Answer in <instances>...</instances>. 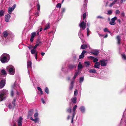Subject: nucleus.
Wrapping results in <instances>:
<instances>
[{
    "instance_id": "4468645a",
    "label": "nucleus",
    "mask_w": 126,
    "mask_h": 126,
    "mask_svg": "<svg viewBox=\"0 0 126 126\" xmlns=\"http://www.w3.org/2000/svg\"><path fill=\"white\" fill-rule=\"evenodd\" d=\"M90 53H92L95 55H97L99 53V52L98 50H93V52H90Z\"/></svg>"
},
{
    "instance_id": "e433bc0d",
    "label": "nucleus",
    "mask_w": 126,
    "mask_h": 126,
    "mask_svg": "<svg viewBox=\"0 0 126 126\" xmlns=\"http://www.w3.org/2000/svg\"><path fill=\"white\" fill-rule=\"evenodd\" d=\"M84 64L87 67H88L90 65V63L89 61H86L84 62Z\"/></svg>"
},
{
    "instance_id": "412c9836",
    "label": "nucleus",
    "mask_w": 126,
    "mask_h": 126,
    "mask_svg": "<svg viewBox=\"0 0 126 126\" xmlns=\"http://www.w3.org/2000/svg\"><path fill=\"white\" fill-rule=\"evenodd\" d=\"M71 101L72 103L74 104H75L76 102L77 98L76 97H74L71 99Z\"/></svg>"
},
{
    "instance_id": "aec40b11",
    "label": "nucleus",
    "mask_w": 126,
    "mask_h": 126,
    "mask_svg": "<svg viewBox=\"0 0 126 126\" xmlns=\"http://www.w3.org/2000/svg\"><path fill=\"white\" fill-rule=\"evenodd\" d=\"M83 67V66L82 65L81 63L80 62H79L78 65V71L81 69Z\"/></svg>"
},
{
    "instance_id": "a211bd4d",
    "label": "nucleus",
    "mask_w": 126,
    "mask_h": 126,
    "mask_svg": "<svg viewBox=\"0 0 126 126\" xmlns=\"http://www.w3.org/2000/svg\"><path fill=\"white\" fill-rule=\"evenodd\" d=\"M86 52L84 50H83L81 54L79 56V59H81L84 57V54Z\"/></svg>"
},
{
    "instance_id": "a18cd8bd",
    "label": "nucleus",
    "mask_w": 126,
    "mask_h": 126,
    "mask_svg": "<svg viewBox=\"0 0 126 126\" xmlns=\"http://www.w3.org/2000/svg\"><path fill=\"white\" fill-rule=\"evenodd\" d=\"M34 118H38V114L37 112L35 113L34 115Z\"/></svg>"
},
{
    "instance_id": "c756f323",
    "label": "nucleus",
    "mask_w": 126,
    "mask_h": 126,
    "mask_svg": "<svg viewBox=\"0 0 126 126\" xmlns=\"http://www.w3.org/2000/svg\"><path fill=\"white\" fill-rule=\"evenodd\" d=\"M122 58L123 60L124 61H126V55L125 54H121Z\"/></svg>"
},
{
    "instance_id": "69168bd1",
    "label": "nucleus",
    "mask_w": 126,
    "mask_h": 126,
    "mask_svg": "<svg viewBox=\"0 0 126 126\" xmlns=\"http://www.w3.org/2000/svg\"><path fill=\"white\" fill-rule=\"evenodd\" d=\"M126 1V0H121L120 2L121 3L124 2Z\"/></svg>"
},
{
    "instance_id": "e2e57ef3",
    "label": "nucleus",
    "mask_w": 126,
    "mask_h": 126,
    "mask_svg": "<svg viewBox=\"0 0 126 126\" xmlns=\"http://www.w3.org/2000/svg\"><path fill=\"white\" fill-rule=\"evenodd\" d=\"M97 18H100L101 19H103V17L100 16H98L97 17Z\"/></svg>"
},
{
    "instance_id": "774afa93",
    "label": "nucleus",
    "mask_w": 126,
    "mask_h": 126,
    "mask_svg": "<svg viewBox=\"0 0 126 126\" xmlns=\"http://www.w3.org/2000/svg\"><path fill=\"white\" fill-rule=\"evenodd\" d=\"M37 47V46L36 45H35L34 47H33V49H35Z\"/></svg>"
},
{
    "instance_id": "6e6552de",
    "label": "nucleus",
    "mask_w": 126,
    "mask_h": 126,
    "mask_svg": "<svg viewBox=\"0 0 126 126\" xmlns=\"http://www.w3.org/2000/svg\"><path fill=\"white\" fill-rule=\"evenodd\" d=\"M13 89H15L16 90L19 89V86L18 85H17L16 83V81L14 84L12 86Z\"/></svg>"
},
{
    "instance_id": "c85d7f7f",
    "label": "nucleus",
    "mask_w": 126,
    "mask_h": 126,
    "mask_svg": "<svg viewBox=\"0 0 126 126\" xmlns=\"http://www.w3.org/2000/svg\"><path fill=\"white\" fill-rule=\"evenodd\" d=\"M87 47V45L85 44L82 45L81 46V48L82 49H85Z\"/></svg>"
},
{
    "instance_id": "49530a36",
    "label": "nucleus",
    "mask_w": 126,
    "mask_h": 126,
    "mask_svg": "<svg viewBox=\"0 0 126 126\" xmlns=\"http://www.w3.org/2000/svg\"><path fill=\"white\" fill-rule=\"evenodd\" d=\"M34 121L35 122H39V120H38V118H35V119H34Z\"/></svg>"
},
{
    "instance_id": "9d476101",
    "label": "nucleus",
    "mask_w": 126,
    "mask_h": 126,
    "mask_svg": "<svg viewBox=\"0 0 126 126\" xmlns=\"http://www.w3.org/2000/svg\"><path fill=\"white\" fill-rule=\"evenodd\" d=\"M5 84V81L4 80H2L0 82V88H2L3 87Z\"/></svg>"
},
{
    "instance_id": "58836bf2",
    "label": "nucleus",
    "mask_w": 126,
    "mask_h": 126,
    "mask_svg": "<svg viewBox=\"0 0 126 126\" xmlns=\"http://www.w3.org/2000/svg\"><path fill=\"white\" fill-rule=\"evenodd\" d=\"M4 15V12L3 11L1 10L0 11V16H3Z\"/></svg>"
},
{
    "instance_id": "3c124183",
    "label": "nucleus",
    "mask_w": 126,
    "mask_h": 126,
    "mask_svg": "<svg viewBox=\"0 0 126 126\" xmlns=\"http://www.w3.org/2000/svg\"><path fill=\"white\" fill-rule=\"evenodd\" d=\"M120 13V11L118 10H116V11H115V14H119Z\"/></svg>"
},
{
    "instance_id": "7ed1b4c3",
    "label": "nucleus",
    "mask_w": 126,
    "mask_h": 126,
    "mask_svg": "<svg viewBox=\"0 0 126 126\" xmlns=\"http://www.w3.org/2000/svg\"><path fill=\"white\" fill-rule=\"evenodd\" d=\"M7 70L8 71L9 74L11 75L14 74L15 70L14 67L12 65H9L6 68Z\"/></svg>"
},
{
    "instance_id": "c03bdc74",
    "label": "nucleus",
    "mask_w": 126,
    "mask_h": 126,
    "mask_svg": "<svg viewBox=\"0 0 126 126\" xmlns=\"http://www.w3.org/2000/svg\"><path fill=\"white\" fill-rule=\"evenodd\" d=\"M84 80V77H81L80 78L79 80V82L80 83L81 82L83 81Z\"/></svg>"
},
{
    "instance_id": "7c9ffc66",
    "label": "nucleus",
    "mask_w": 126,
    "mask_h": 126,
    "mask_svg": "<svg viewBox=\"0 0 126 126\" xmlns=\"http://www.w3.org/2000/svg\"><path fill=\"white\" fill-rule=\"evenodd\" d=\"M96 70L94 69H90L89 71V72L91 73H96Z\"/></svg>"
},
{
    "instance_id": "09e8293b",
    "label": "nucleus",
    "mask_w": 126,
    "mask_h": 126,
    "mask_svg": "<svg viewBox=\"0 0 126 126\" xmlns=\"http://www.w3.org/2000/svg\"><path fill=\"white\" fill-rule=\"evenodd\" d=\"M40 13V11L37 10L36 13L35 15L37 16H39Z\"/></svg>"
},
{
    "instance_id": "a19ab883",
    "label": "nucleus",
    "mask_w": 126,
    "mask_h": 126,
    "mask_svg": "<svg viewBox=\"0 0 126 126\" xmlns=\"http://www.w3.org/2000/svg\"><path fill=\"white\" fill-rule=\"evenodd\" d=\"M1 72L2 74L3 75H6V73L5 70L4 69H3L2 70Z\"/></svg>"
},
{
    "instance_id": "f704fd0d",
    "label": "nucleus",
    "mask_w": 126,
    "mask_h": 126,
    "mask_svg": "<svg viewBox=\"0 0 126 126\" xmlns=\"http://www.w3.org/2000/svg\"><path fill=\"white\" fill-rule=\"evenodd\" d=\"M117 39L118 41V43L119 45L120 44V42L121 41L120 37L119 36H117Z\"/></svg>"
},
{
    "instance_id": "338daca9",
    "label": "nucleus",
    "mask_w": 126,
    "mask_h": 126,
    "mask_svg": "<svg viewBox=\"0 0 126 126\" xmlns=\"http://www.w3.org/2000/svg\"><path fill=\"white\" fill-rule=\"evenodd\" d=\"M113 5V4L112 3H110L109 5V7H112V6Z\"/></svg>"
},
{
    "instance_id": "20e7f679",
    "label": "nucleus",
    "mask_w": 126,
    "mask_h": 126,
    "mask_svg": "<svg viewBox=\"0 0 126 126\" xmlns=\"http://www.w3.org/2000/svg\"><path fill=\"white\" fill-rule=\"evenodd\" d=\"M117 19V17L116 16H115L112 18L111 19V21L109 23L110 24L112 25H115L116 24L115 21Z\"/></svg>"
},
{
    "instance_id": "864d4df0",
    "label": "nucleus",
    "mask_w": 126,
    "mask_h": 126,
    "mask_svg": "<svg viewBox=\"0 0 126 126\" xmlns=\"http://www.w3.org/2000/svg\"><path fill=\"white\" fill-rule=\"evenodd\" d=\"M86 16V13H85L83 14V19H84L85 18Z\"/></svg>"
},
{
    "instance_id": "0e129e2a",
    "label": "nucleus",
    "mask_w": 126,
    "mask_h": 126,
    "mask_svg": "<svg viewBox=\"0 0 126 126\" xmlns=\"http://www.w3.org/2000/svg\"><path fill=\"white\" fill-rule=\"evenodd\" d=\"M37 89L38 90L40 91H41L42 90L41 88L39 87H37Z\"/></svg>"
},
{
    "instance_id": "13d9d810",
    "label": "nucleus",
    "mask_w": 126,
    "mask_h": 126,
    "mask_svg": "<svg viewBox=\"0 0 126 126\" xmlns=\"http://www.w3.org/2000/svg\"><path fill=\"white\" fill-rule=\"evenodd\" d=\"M121 16L122 17H124L125 16V13L123 12L121 13Z\"/></svg>"
},
{
    "instance_id": "4c0bfd02",
    "label": "nucleus",
    "mask_w": 126,
    "mask_h": 126,
    "mask_svg": "<svg viewBox=\"0 0 126 126\" xmlns=\"http://www.w3.org/2000/svg\"><path fill=\"white\" fill-rule=\"evenodd\" d=\"M87 36H89L90 33H91L90 31L89 30L88 28H87Z\"/></svg>"
},
{
    "instance_id": "603ef678",
    "label": "nucleus",
    "mask_w": 126,
    "mask_h": 126,
    "mask_svg": "<svg viewBox=\"0 0 126 126\" xmlns=\"http://www.w3.org/2000/svg\"><path fill=\"white\" fill-rule=\"evenodd\" d=\"M71 107H70L67 110V111L68 112L70 113L71 112Z\"/></svg>"
},
{
    "instance_id": "4be33fe9",
    "label": "nucleus",
    "mask_w": 126,
    "mask_h": 126,
    "mask_svg": "<svg viewBox=\"0 0 126 126\" xmlns=\"http://www.w3.org/2000/svg\"><path fill=\"white\" fill-rule=\"evenodd\" d=\"M32 62L31 61H29L27 63V66L28 68H31L32 67Z\"/></svg>"
},
{
    "instance_id": "b1692460",
    "label": "nucleus",
    "mask_w": 126,
    "mask_h": 126,
    "mask_svg": "<svg viewBox=\"0 0 126 126\" xmlns=\"http://www.w3.org/2000/svg\"><path fill=\"white\" fill-rule=\"evenodd\" d=\"M79 73V72H77L75 73L74 76L73 78L72 81H73L74 82V80L76 78V77L78 76Z\"/></svg>"
},
{
    "instance_id": "393cba45",
    "label": "nucleus",
    "mask_w": 126,
    "mask_h": 126,
    "mask_svg": "<svg viewBox=\"0 0 126 126\" xmlns=\"http://www.w3.org/2000/svg\"><path fill=\"white\" fill-rule=\"evenodd\" d=\"M79 109L82 112L84 113V112L85 110V109L84 107L83 106H81L80 107Z\"/></svg>"
},
{
    "instance_id": "ddd939ff",
    "label": "nucleus",
    "mask_w": 126,
    "mask_h": 126,
    "mask_svg": "<svg viewBox=\"0 0 126 126\" xmlns=\"http://www.w3.org/2000/svg\"><path fill=\"white\" fill-rule=\"evenodd\" d=\"M16 101V100L15 99H14L13 102H12V104L13 105V106L12 107L11 105V104H10L8 105V107L10 109H11L12 108V107L13 108V109H14L16 105L15 104V102Z\"/></svg>"
},
{
    "instance_id": "2f4dec72",
    "label": "nucleus",
    "mask_w": 126,
    "mask_h": 126,
    "mask_svg": "<svg viewBox=\"0 0 126 126\" xmlns=\"http://www.w3.org/2000/svg\"><path fill=\"white\" fill-rule=\"evenodd\" d=\"M113 11L112 10H108L107 12V14L109 15H110L112 14V13Z\"/></svg>"
},
{
    "instance_id": "5701e85b",
    "label": "nucleus",
    "mask_w": 126,
    "mask_h": 126,
    "mask_svg": "<svg viewBox=\"0 0 126 126\" xmlns=\"http://www.w3.org/2000/svg\"><path fill=\"white\" fill-rule=\"evenodd\" d=\"M79 38L81 39L83 37V35L82 34V32L81 31V30H80L79 33Z\"/></svg>"
},
{
    "instance_id": "de8ad7c7",
    "label": "nucleus",
    "mask_w": 126,
    "mask_h": 126,
    "mask_svg": "<svg viewBox=\"0 0 126 126\" xmlns=\"http://www.w3.org/2000/svg\"><path fill=\"white\" fill-rule=\"evenodd\" d=\"M78 91L76 89H75V90L74 94L75 96H76L78 94Z\"/></svg>"
},
{
    "instance_id": "052dcab7",
    "label": "nucleus",
    "mask_w": 126,
    "mask_h": 126,
    "mask_svg": "<svg viewBox=\"0 0 126 126\" xmlns=\"http://www.w3.org/2000/svg\"><path fill=\"white\" fill-rule=\"evenodd\" d=\"M14 95V90H12L11 92V95L12 96H13Z\"/></svg>"
},
{
    "instance_id": "cd10ccee",
    "label": "nucleus",
    "mask_w": 126,
    "mask_h": 126,
    "mask_svg": "<svg viewBox=\"0 0 126 126\" xmlns=\"http://www.w3.org/2000/svg\"><path fill=\"white\" fill-rule=\"evenodd\" d=\"M77 105H75L74 107L73 108V113L72 115H75V110L77 109Z\"/></svg>"
},
{
    "instance_id": "a878e982",
    "label": "nucleus",
    "mask_w": 126,
    "mask_h": 126,
    "mask_svg": "<svg viewBox=\"0 0 126 126\" xmlns=\"http://www.w3.org/2000/svg\"><path fill=\"white\" fill-rule=\"evenodd\" d=\"M88 0H84V4L83 7L85 9L87 6V3L88 2Z\"/></svg>"
},
{
    "instance_id": "f8f14e48",
    "label": "nucleus",
    "mask_w": 126,
    "mask_h": 126,
    "mask_svg": "<svg viewBox=\"0 0 126 126\" xmlns=\"http://www.w3.org/2000/svg\"><path fill=\"white\" fill-rule=\"evenodd\" d=\"M10 17L11 16L9 14H7L5 15V21L7 22H8Z\"/></svg>"
},
{
    "instance_id": "423d86ee",
    "label": "nucleus",
    "mask_w": 126,
    "mask_h": 126,
    "mask_svg": "<svg viewBox=\"0 0 126 126\" xmlns=\"http://www.w3.org/2000/svg\"><path fill=\"white\" fill-rule=\"evenodd\" d=\"M86 23L84 21H82L80 23L79 26L80 28H81L83 30H84L86 28Z\"/></svg>"
},
{
    "instance_id": "6e6d98bb",
    "label": "nucleus",
    "mask_w": 126,
    "mask_h": 126,
    "mask_svg": "<svg viewBox=\"0 0 126 126\" xmlns=\"http://www.w3.org/2000/svg\"><path fill=\"white\" fill-rule=\"evenodd\" d=\"M75 115H72V116H72V120H71V123H73V119L74 118Z\"/></svg>"
},
{
    "instance_id": "72a5a7b5",
    "label": "nucleus",
    "mask_w": 126,
    "mask_h": 126,
    "mask_svg": "<svg viewBox=\"0 0 126 126\" xmlns=\"http://www.w3.org/2000/svg\"><path fill=\"white\" fill-rule=\"evenodd\" d=\"M50 28L49 24L48 23L46 25L45 28L44 29V31L45 30L47 29H49Z\"/></svg>"
},
{
    "instance_id": "f03ea898",
    "label": "nucleus",
    "mask_w": 126,
    "mask_h": 126,
    "mask_svg": "<svg viewBox=\"0 0 126 126\" xmlns=\"http://www.w3.org/2000/svg\"><path fill=\"white\" fill-rule=\"evenodd\" d=\"M9 55L7 54H3L1 55L0 57V60L1 62L4 63L8 62L10 59Z\"/></svg>"
},
{
    "instance_id": "5fc2aeb1",
    "label": "nucleus",
    "mask_w": 126,
    "mask_h": 126,
    "mask_svg": "<svg viewBox=\"0 0 126 126\" xmlns=\"http://www.w3.org/2000/svg\"><path fill=\"white\" fill-rule=\"evenodd\" d=\"M37 52H36L35 54H34V56L35 57L36 59L37 60Z\"/></svg>"
},
{
    "instance_id": "2eb2a0df",
    "label": "nucleus",
    "mask_w": 126,
    "mask_h": 126,
    "mask_svg": "<svg viewBox=\"0 0 126 126\" xmlns=\"http://www.w3.org/2000/svg\"><path fill=\"white\" fill-rule=\"evenodd\" d=\"M15 7V6L14 7H9L8 9V13L10 14H11L12 12L14 10Z\"/></svg>"
},
{
    "instance_id": "c9c22d12",
    "label": "nucleus",
    "mask_w": 126,
    "mask_h": 126,
    "mask_svg": "<svg viewBox=\"0 0 126 126\" xmlns=\"http://www.w3.org/2000/svg\"><path fill=\"white\" fill-rule=\"evenodd\" d=\"M42 43L41 42L39 41H38L36 42V45L38 47L41 46L42 45Z\"/></svg>"
},
{
    "instance_id": "bf43d9fd",
    "label": "nucleus",
    "mask_w": 126,
    "mask_h": 126,
    "mask_svg": "<svg viewBox=\"0 0 126 126\" xmlns=\"http://www.w3.org/2000/svg\"><path fill=\"white\" fill-rule=\"evenodd\" d=\"M108 30L107 28H106L104 29V31L105 32H107L108 31Z\"/></svg>"
},
{
    "instance_id": "37998d69",
    "label": "nucleus",
    "mask_w": 126,
    "mask_h": 126,
    "mask_svg": "<svg viewBox=\"0 0 126 126\" xmlns=\"http://www.w3.org/2000/svg\"><path fill=\"white\" fill-rule=\"evenodd\" d=\"M45 92L47 94H49V90L48 88L47 87H46L45 89Z\"/></svg>"
},
{
    "instance_id": "f257e3e1",
    "label": "nucleus",
    "mask_w": 126,
    "mask_h": 126,
    "mask_svg": "<svg viewBox=\"0 0 126 126\" xmlns=\"http://www.w3.org/2000/svg\"><path fill=\"white\" fill-rule=\"evenodd\" d=\"M0 101H2L4 100L8 94L9 93L8 90L3 89L0 92Z\"/></svg>"
},
{
    "instance_id": "680f3d73",
    "label": "nucleus",
    "mask_w": 126,
    "mask_h": 126,
    "mask_svg": "<svg viewBox=\"0 0 126 126\" xmlns=\"http://www.w3.org/2000/svg\"><path fill=\"white\" fill-rule=\"evenodd\" d=\"M41 100L42 102H43V103L44 104H45V103H46V102H45V101H44L43 99V98H42L41 99Z\"/></svg>"
},
{
    "instance_id": "ea45409f",
    "label": "nucleus",
    "mask_w": 126,
    "mask_h": 126,
    "mask_svg": "<svg viewBox=\"0 0 126 126\" xmlns=\"http://www.w3.org/2000/svg\"><path fill=\"white\" fill-rule=\"evenodd\" d=\"M31 52L32 54H35V53L37 52L36 51L35 49H33L31 50Z\"/></svg>"
},
{
    "instance_id": "0eeeda50",
    "label": "nucleus",
    "mask_w": 126,
    "mask_h": 126,
    "mask_svg": "<svg viewBox=\"0 0 126 126\" xmlns=\"http://www.w3.org/2000/svg\"><path fill=\"white\" fill-rule=\"evenodd\" d=\"M23 118L21 117H19L17 120L18 126H22Z\"/></svg>"
},
{
    "instance_id": "4d7b16f0",
    "label": "nucleus",
    "mask_w": 126,
    "mask_h": 126,
    "mask_svg": "<svg viewBox=\"0 0 126 126\" xmlns=\"http://www.w3.org/2000/svg\"><path fill=\"white\" fill-rule=\"evenodd\" d=\"M62 13H63L65 12V8H62Z\"/></svg>"
},
{
    "instance_id": "8fccbe9b",
    "label": "nucleus",
    "mask_w": 126,
    "mask_h": 126,
    "mask_svg": "<svg viewBox=\"0 0 126 126\" xmlns=\"http://www.w3.org/2000/svg\"><path fill=\"white\" fill-rule=\"evenodd\" d=\"M37 10L40 11V6L39 3L37 4Z\"/></svg>"
},
{
    "instance_id": "dca6fc26",
    "label": "nucleus",
    "mask_w": 126,
    "mask_h": 126,
    "mask_svg": "<svg viewBox=\"0 0 126 126\" xmlns=\"http://www.w3.org/2000/svg\"><path fill=\"white\" fill-rule=\"evenodd\" d=\"M33 114V110L30 111L28 112V114L27 116V118H29L30 117L32 116Z\"/></svg>"
},
{
    "instance_id": "bb28decb",
    "label": "nucleus",
    "mask_w": 126,
    "mask_h": 126,
    "mask_svg": "<svg viewBox=\"0 0 126 126\" xmlns=\"http://www.w3.org/2000/svg\"><path fill=\"white\" fill-rule=\"evenodd\" d=\"M3 36L5 37H7L8 35V33L7 31H4L3 32Z\"/></svg>"
},
{
    "instance_id": "6ab92c4d",
    "label": "nucleus",
    "mask_w": 126,
    "mask_h": 126,
    "mask_svg": "<svg viewBox=\"0 0 126 126\" xmlns=\"http://www.w3.org/2000/svg\"><path fill=\"white\" fill-rule=\"evenodd\" d=\"M76 65L72 64H69L68 65L69 69L70 70H72L74 67H76Z\"/></svg>"
},
{
    "instance_id": "39448f33",
    "label": "nucleus",
    "mask_w": 126,
    "mask_h": 126,
    "mask_svg": "<svg viewBox=\"0 0 126 126\" xmlns=\"http://www.w3.org/2000/svg\"><path fill=\"white\" fill-rule=\"evenodd\" d=\"M108 60H103L100 61V64L103 66H106Z\"/></svg>"
},
{
    "instance_id": "9b49d317",
    "label": "nucleus",
    "mask_w": 126,
    "mask_h": 126,
    "mask_svg": "<svg viewBox=\"0 0 126 126\" xmlns=\"http://www.w3.org/2000/svg\"><path fill=\"white\" fill-rule=\"evenodd\" d=\"M89 59H91L93 60V62L95 63L96 62L98 61V59L97 58H95V57L93 56H90L88 57Z\"/></svg>"
},
{
    "instance_id": "f3484780",
    "label": "nucleus",
    "mask_w": 126,
    "mask_h": 126,
    "mask_svg": "<svg viewBox=\"0 0 126 126\" xmlns=\"http://www.w3.org/2000/svg\"><path fill=\"white\" fill-rule=\"evenodd\" d=\"M100 63L99 62H97L95 63L94 67L95 68H99Z\"/></svg>"
},
{
    "instance_id": "79ce46f5",
    "label": "nucleus",
    "mask_w": 126,
    "mask_h": 126,
    "mask_svg": "<svg viewBox=\"0 0 126 126\" xmlns=\"http://www.w3.org/2000/svg\"><path fill=\"white\" fill-rule=\"evenodd\" d=\"M61 7V4L60 3H59L57 4L56 6V7L57 8H60Z\"/></svg>"
},
{
    "instance_id": "1a4fd4ad",
    "label": "nucleus",
    "mask_w": 126,
    "mask_h": 126,
    "mask_svg": "<svg viewBox=\"0 0 126 126\" xmlns=\"http://www.w3.org/2000/svg\"><path fill=\"white\" fill-rule=\"evenodd\" d=\"M36 32H33L31 34V38L30 41L31 42H32L33 41L34 37L35 36Z\"/></svg>"
},
{
    "instance_id": "473e14b6",
    "label": "nucleus",
    "mask_w": 126,
    "mask_h": 126,
    "mask_svg": "<svg viewBox=\"0 0 126 126\" xmlns=\"http://www.w3.org/2000/svg\"><path fill=\"white\" fill-rule=\"evenodd\" d=\"M74 83V82L73 81H72L71 82V86L69 87V89L70 90H71L72 89Z\"/></svg>"
}]
</instances>
